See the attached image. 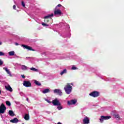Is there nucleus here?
<instances>
[{
  "label": "nucleus",
  "instance_id": "f257e3e1",
  "mask_svg": "<svg viewBox=\"0 0 124 124\" xmlns=\"http://www.w3.org/2000/svg\"><path fill=\"white\" fill-rule=\"evenodd\" d=\"M64 90H65V92L67 94H69L72 92V86L70 85V83H67L64 88Z\"/></svg>",
  "mask_w": 124,
  "mask_h": 124
},
{
  "label": "nucleus",
  "instance_id": "f03ea898",
  "mask_svg": "<svg viewBox=\"0 0 124 124\" xmlns=\"http://www.w3.org/2000/svg\"><path fill=\"white\" fill-rule=\"evenodd\" d=\"M54 16H62V10L60 9H57V8H54Z\"/></svg>",
  "mask_w": 124,
  "mask_h": 124
},
{
  "label": "nucleus",
  "instance_id": "7ed1b4c3",
  "mask_svg": "<svg viewBox=\"0 0 124 124\" xmlns=\"http://www.w3.org/2000/svg\"><path fill=\"white\" fill-rule=\"evenodd\" d=\"M109 119H111V116H101L100 118L99 119L100 123L102 124L104 121H106L107 120H109Z\"/></svg>",
  "mask_w": 124,
  "mask_h": 124
},
{
  "label": "nucleus",
  "instance_id": "20e7f679",
  "mask_svg": "<svg viewBox=\"0 0 124 124\" xmlns=\"http://www.w3.org/2000/svg\"><path fill=\"white\" fill-rule=\"evenodd\" d=\"M52 103L54 106H61L62 105L61 102H60V101L57 98L52 100Z\"/></svg>",
  "mask_w": 124,
  "mask_h": 124
},
{
  "label": "nucleus",
  "instance_id": "39448f33",
  "mask_svg": "<svg viewBox=\"0 0 124 124\" xmlns=\"http://www.w3.org/2000/svg\"><path fill=\"white\" fill-rule=\"evenodd\" d=\"M6 110V107L4 106V104H1L0 106V114H3Z\"/></svg>",
  "mask_w": 124,
  "mask_h": 124
},
{
  "label": "nucleus",
  "instance_id": "423d86ee",
  "mask_svg": "<svg viewBox=\"0 0 124 124\" xmlns=\"http://www.w3.org/2000/svg\"><path fill=\"white\" fill-rule=\"evenodd\" d=\"M90 96H93V97H97L99 96V92L97 91H93L89 94Z\"/></svg>",
  "mask_w": 124,
  "mask_h": 124
},
{
  "label": "nucleus",
  "instance_id": "0eeeda50",
  "mask_svg": "<svg viewBox=\"0 0 124 124\" xmlns=\"http://www.w3.org/2000/svg\"><path fill=\"white\" fill-rule=\"evenodd\" d=\"M21 47H23L24 49H27V50H29V51H35V50L32 49V47H31L30 46H29L28 45H21Z\"/></svg>",
  "mask_w": 124,
  "mask_h": 124
},
{
  "label": "nucleus",
  "instance_id": "6e6552de",
  "mask_svg": "<svg viewBox=\"0 0 124 124\" xmlns=\"http://www.w3.org/2000/svg\"><path fill=\"white\" fill-rule=\"evenodd\" d=\"M23 85L24 87H26L27 88H28L29 87H31V83L30 81H24L23 82Z\"/></svg>",
  "mask_w": 124,
  "mask_h": 124
},
{
  "label": "nucleus",
  "instance_id": "1a4fd4ad",
  "mask_svg": "<svg viewBox=\"0 0 124 124\" xmlns=\"http://www.w3.org/2000/svg\"><path fill=\"white\" fill-rule=\"evenodd\" d=\"M54 16V14H51L50 15H48L47 16H45L44 18L45 23H48L49 22V20L47 19L49 18H51V17H53Z\"/></svg>",
  "mask_w": 124,
  "mask_h": 124
},
{
  "label": "nucleus",
  "instance_id": "9d476101",
  "mask_svg": "<svg viewBox=\"0 0 124 124\" xmlns=\"http://www.w3.org/2000/svg\"><path fill=\"white\" fill-rule=\"evenodd\" d=\"M76 103H77V100H76V99L67 101L68 105H72L76 104Z\"/></svg>",
  "mask_w": 124,
  "mask_h": 124
},
{
  "label": "nucleus",
  "instance_id": "9b49d317",
  "mask_svg": "<svg viewBox=\"0 0 124 124\" xmlns=\"http://www.w3.org/2000/svg\"><path fill=\"white\" fill-rule=\"evenodd\" d=\"M83 124H90V119L88 117H85L83 120Z\"/></svg>",
  "mask_w": 124,
  "mask_h": 124
},
{
  "label": "nucleus",
  "instance_id": "f8f14e48",
  "mask_svg": "<svg viewBox=\"0 0 124 124\" xmlns=\"http://www.w3.org/2000/svg\"><path fill=\"white\" fill-rule=\"evenodd\" d=\"M54 93H58L59 95H62V91L60 89H55L54 90Z\"/></svg>",
  "mask_w": 124,
  "mask_h": 124
},
{
  "label": "nucleus",
  "instance_id": "ddd939ff",
  "mask_svg": "<svg viewBox=\"0 0 124 124\" xmlns=\"http://www.w3.org/2000/svg\"><path fill=\"white\" fill-rule=\"evenodd\" d=\"M10 122L13 124H17V123L19 122V119L17 118H15L11 120Z\"/></svg>",
  "mask_w": 124,
  "mask_h": 124
},
{
  "label": "nucleus",
  "instance_id": "4468645a",
  "mask_svg": "<svg viewBox=\"0 0 124 124\" xmlns=\"http://www.w3.org/2000/svg\"><path fill=\"white\" fill-rule=\"evenodd\" d=\"M3 69H4V70L6 71V72L7 73V74H8L9 75V76H12V75H11V73L10 72V71H9V70H8L7 69V68L4 67Z\"/></svg>",
  "mask_w": 124,
  "mask_h": 124
},
{
  "label": "nucleus",
  "instance_id": "2eb2a0df",
  "mask_svg": "<svg viewBox=\"0 0 124 124\" xmlns=\"http://www.w3.org/2000/svg\"><path fill=\"white\" fill-rule=\"evenodd\" d=\"M5 88L7 91H9V92H12L13 91L10 85L5 86Z\"/></svg>",
  "mask_w": 124,
  "mask_h": 124
},
{
  "label": "nucleus",
  "instance_id": "dca6fc26",
  "mask_svg": "<svg viewBox=\"0 0 124 124\" xmlns=\"http://www.w3.org/2000/svg\"><path fill=\"white\" fill-rule=\"evenodd\" d=\"M43 93H50V89H46L42 92Z\"/></svg>",
  "mask_w": 124,
  "mask_h": 124
},
{
  "label": "nucleus",
  "instance_id": "f3484780",
  "mask_svg": "<svg viewBox=\"0 0 124 124\" xmlns=\"http://www.w3.org/2000/svg\"><path fill=\"white\" fill-rule=\"evenodd\" d=\"M24 119L26 121H29L30 120V116L29 115V114H25L24 116Z\"/></svg>",
  "mask_w": 124,
  "mask_h": 124
},
{
  "label": "nucleus",
  "instance_id": "a211bd4d",
  "mask_svg": "<svg viewBox=\"0 0 124 124\" xmlns=\"http://www.w3.org/2000/svg\"><path fill=\"white\" fill-rule=\"evenodd\" d=\"M8 113L9 115H10V116H11L12 117H13V116H15V114H14V112L12 110H9Z\"/></svg>",
  "mask_w": 124,
  "mask_h": 124
},
{
  "label": "nucleus",
  "instance_id": "6ab92c4d",
  "mask_svg": "<svg viewBox=\"0 0 124 124\" xmlns=\"http://www.w3.org/2000/svg\"><path fill=\"white\" fill-rule=\"evenodd\" d=\"M34 84L37 86H41V83H39V82L36 80H34Z\"/></svg>",
  "mask_w": 124,
  "mask_h": 124
},
{
  "label": "nucleus",
  "instance_id": "aec40b11",
  "mask_svg": "<svg viewBox=\"0 0 124 124\" xmlns=\"http://www.w3.org/2000/svg\"><path fill=\"white\" fill-rule=\"evenodd\" d=\"M66 72H67L66 69H64L60 73V75H63V74L66 73Z\"/></svg>",
  "mask_w": 124,
  "mask_h": 124
},
{
  "label": "nucleus",
  "instance_id": "412c9836",
  "mask_svg": "<svg viewBox=\"0 0 124 124\" xmlns=\"http://www.w3.org/2000/svg\"><path fill=\"white\" fill-rule=\"evenodd\" d=\"M30 70H32V71H35V72H37L38 70L37 69H35V68L32 67L30 68Z\"/></svg>",
  "mask_w": 124,
  "mask_h": 124
},
{
  "label": "nucleus",
  "instance_id": "4be33fe9",
  "mask_svg": "<svg viewBox=\"0 0 124 124\" xmlns=\"http://www.w3.org/2000/svg\"><path fill=\"white\" fill-rule=\"evenodd\" d=\"M15 52L14 51H10L9 52V56H14Z\"/></svg>",
  "mask_w": 124,
  "mask_h": 124
},
{
  "label": "nucleus",
  "instance_id": "5701e85b",
  "mask_svg": "<svg viewBox=\"0 0 124 124\" xmlns=\"http://www.w3.org/2000/svg\"><path fill=\"white\" fill-rule=\"evenodd\" d=\"M6 104L8 106H11V103L8 101H6Z\"/></svg>",
  "mask_w": 124,
  "mask_h": 124
},
{
  "label": "nucleus",
  "instance_id": "b1692460",
  "mask_svg": "<svg viewBox=\"0 0 124 124\" xmlns=\"http://www.w3.org/2000/svg\"><path fill=\"white\" fill-rule=\"evenodd\" d=\"M22 67L23 70H27V69H28V67H27L26 66L22 65Z\"/></svg>",
  "mask_w": 124,
  "mask_h": 124
},
{
  "label": "nucleus",
  "instance_id": "393cba45",
  "mask_svg": "<svg viewBox=\"0 0 124 124\" xmlns=\"http://www.w3.org/2000/svg\"><path fill=\"white\" fill-rule=\"evenodd\" d=\"M58 7H62V4H59L57 5V6L55 7V8H56V9H58Z\"/></svg>",
  "mask_w": 124,
  "mask_h": 124
},
{
  "label": "nucleus",
  "instance_id": "a878e982",
  "mask_svg": "<svg viewBox=\"0 0 124 124\" xmlns=\"http://www.w3.org/2000/svg\"><path fill=\"white\" fill-rule=\"evenodd\" d=\"M42 24L43 26H44V27H48V26H49L48 24L45 23H42Z\"/></svg>",
  "mask_w": 124,
  "mask_h": 124
},
{
  "label": "nucleus",
  "instance_id": "bb28decb",
  "mask_svg": "<svg viewBox=\"0 0 124 124\" xmlns=\"http://www.w3.org/2000/svg\"><path fill=\"white\" fill-rule=\"evenodd\" d=\"M115 118L116 119H120V115H119V114H116L115 115Z\"/></svg>",
  "mask_w": 124,
  "mask_h": 124
},
{
  "label": "nucleus",
  "instance_id": "cd10ccee",
  "mask_svg": "<svg viewBox=\"0 0 124 124\" xmlns=\"http://www.w3.org/2000/svg\"><path fill=\"white\" fill-rule=\"evenodd\" d=\"M57 109H58V110H62V107L59 106L57 107Z\"/></svg>",
  "mask_w": 124,
  "mask_h": 124
},
{
  "label": "nucleus",
  "instance_id": "c85d7f7f",
  "mask_svg": "<svg viewBox=\"0 0 124 124\" xmlns=\"http://www.w3.org/2000/svg\"><path fill=\"white\" fill-rule=\"evenodd\" d=\"M71 69L72 70H76V69H77V68L75 66H73L72 67Z\"/></svg>",
  "mask_w": 124,
  "mask_h": 124
},
{
  "label": "nucleus",
  "instance_id": "c756f323",
  "mask_svg": "<svg viewBox=\"0 0 124 124\" xmlns=\"http://www.w3.org/2000/svg\"><path fill=\"white\" fill-rule=\"evenodd\" d=\"M2 64H3V62L0 59V65H2Z\"/></svg>",
  "mask_w": 124,
  "mask_h": 124
},
{
  "label": "nucleus",
  "instance_id": "7c9ffc66",
  "mask_svg": "<svg viewBox=\"0 0 124 124\" xmlns=\"http://www.w3.org/2000/svg\"><path fill=\"white\" fill-rule=\"evenodd\" d=\"M0 56H4V53L1 51H0Z\"/></svg>",
  "mask_w": 124,
  "mask_h": 124
},
{
  "label": "nucleus",
  "instance_id": "2f4dec72",
  "mask_svg": "<svg viewBox=\"0 0 124 124\" xmlns=\"http://www.w3.org/2000/svg\"><path fill=\"white\" fill-rule=\"evenodd\" d=\"M46 102H48V103H49V104L52 103V102H51V101H50V100L46 99Z\"/></svg>",
  "mask_w": 124,
  "mask_h": 124
},
{
  "label": "nucleus",
  "instance_id": "473e14b6",
  "mask_svg": "<svg viewBox=\"0 0 124 124\" xmlns=\"http://www.w3.org/2000/svg\"><path fill=\"white\" fill-rule=\"evenodd\" d=\"M21 4H22V6H23V7H25V3L24 2V1L22 2Z\"/></svg>",
  "mask_w": 124,
  "mask_h": 124
},
{
  "label": "nucleus",
  "instance_id": "72a5a7b5",
  "mask_svg": "<svg viewBox=\"0 0 124 124\" xmlns=\"http://www.w3.org/2000/svg\"><path fill=\"white\" fill-rule=\"evenodd\" d=\"M13 9H15V10H16V5H14L13 6Z\"/></svg>",
  "mask_w": 124,
  "mask_h": 124
},
{
  "label": "nucleus",
  "instance_id": "f704fd0d",
  "mask_svg": "<svg viewBox=\"0 0 124 124\" xmlns=\"http://www.w3.org/2000/svg\"><path fill=\"white\" fill-rule=\"evenodd\" d=\"M21 77H22V78H23V79H25V78H26V77L24 75H22Z\"/></svg>",
  "mask_w": 124,
  "mask_h": 124
},
{
  "label": "nucleus",
  "instance_id": "c9c22d12",
  "mask_svg": "<svg viewBox=\"0 0 124 124\" xmlns=\"http://www.w3.org/2000/svg\"><path fill=\"white\" fill-rule=\"evenodd\" d=\"M15 45H16V46H18V45H19V44H18L17 43H16Z\"/></svg>",
  "mask_w": 124,
  "mask_h": 124
},
{
  "label": "nucleus",
  "instance_id": "e433bc0d",
  "mask_svg": "<svg viewBox=\"0 0 124 124\" xmlns=\"http://www.w3.org/2000/svg\"><path fill=\"white\" fill-rule=\"evenodd\" d=\"M70 85H71V86H73V83H71L70 84Z\"/></svg>",
  "mask_w": 124,
  "mask_h": 124
},
{
  "label": "nucleus",
  "instance_id": "4c0bfd02",
  "mask_svg": "<svg viewBox=\"0 0 124 124\" xmlns=\"http://www.w3.org/2000/svg\"><path fill=\"white\" fill-rule=\"evenodd\" d=\"M26 100L27 101H29V98H27Z\"/></svg>",
  "mask_w": 124,
  "mask_h": 124
},
{
  "label": "nucleus",
  "instance_id": "58836bf2",
  "mask_svg": "<svg viewBox=\"0 0 124 124\" xmlns=\"http://www.w3.org/2000/svg\"><path fill=\"white\" fill-rule=\"evenodd\" d=\"M0 94H1V91L0 90Z\"/></svg>",
  "mask_w": 124,
  "mask_h": 124
},
{
  "label": "nucleus",
  "instance_id": "ea45409f",
  "mask_svg": "<svg viewBox=\"0 0 124 124\" xmlns=\"http://www.w3.org/2000/svg\"><path fill=\"white\" fill-rule=\"evenodd\" d=\"M1 44H2V43L0 42V45H1Z\"/></svg>",
  "mask_w": 124,
  "mask_h": 124
}]
</instances>
